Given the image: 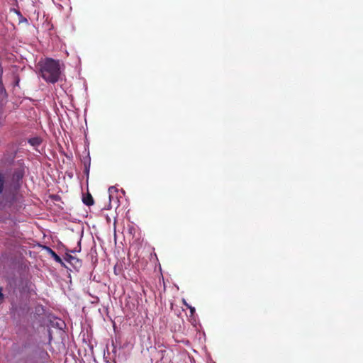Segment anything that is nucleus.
Wrapping results in <instances>:
<instances>
[{"instance_id": "obj_4", "label": "nucleus", "mask_w": 363, "mask_h": 363, "mask_svg": "<svg viewBox=\"0 0 363 363\" xmlns=\"http://www.w3.org/2000/svg\"><path fill=\"white\" fill-rule=\"evenodd\" d=\"M29 143L33 146L38 145L40 143V140L38 138H34L29 140Z\"/></svg>"}, {"instance_id": "obj_1", "label": "nucleus", "mask_w": 363, "mask_h": 363, "mask_svg": "<svg viewBox=\"0 0 363 363\" xmlns=\"http://www.w3.org/2000/svg\"><path fill=\"white\" fill-rule=\"evenodd\" d=\"M42 77L47 82L55 83L60 76V66L59 61L48 58L40 65Z\"/></svg>"}, {"instance_id": "obj_5", "label": "nucleus", "mask_w": 363, "mask_h": 363, "mask_svg": "<svg viewBox=\"0 0 363 363\" xmlns=\"http://www.w3.org/2000/svg\"><path fill=\"white\" fill-rule=\"evenodd\" d=\"M183 303L188 308H189L190 310V312H191V314L193 315L195 312V308L194 307H192L191 306H189L186 301L185 300H183Z\"/></svg>"}, {"instance_id": "obj_7", "label": "nucleus", "mask_w": 363, "mask_h": 363, "mask_svg": "<svg viewBox=\"0 0 363 363\" xmlns=\"http://www.w3.org/2000/svg\"><path fill=\"white\" fill-rule=\"evenodd\" d=\"M160 352L162 354V357H161L160 359L162 360L164 359V353L165 352V351L164 350H160Z\"/></svg>"}, {"instance_id": "obj_8", "label": "nucleus", "mask_w": 363, "mask_h": 363, "mask_svg": "<svg viewBox=\"0 0 363 363\" xmlns=\"http://www.w3.org/2000/svg\"><path fill=\"white\" fill-rule=\"evenodd\" d=\"M2 296H3V294L1 293V289H0V298H2Z\"/></svg>"}, {"instance_id": "obj_2", "label": "nucleus", "mask_w": 363, "mask_h": 363, "mask_svg": "<svg viewBox=\"0 0 363 363\" xmlns=\"http://www.w3.org/2000/svg\"><path fill=\"white\" fill-rule=\"evenodd\" d=\"M82 201L86 206H91L94 204V199L89 193H87L86 195L83 196Z\"/></svg>"}, {"instance_id": "obj_3", "label": "nucleus", "mask_w": 363, "mask_h": 363, "mask_svg": "<svg viewBox=\"0 0 363 363\" xmlns=\"http://www.w3.org/2000/svg\"><path fill=\"white\" fill-rule=\"evenodd\" d=\"M46 250L49 252V253L51 255V256L54 258V259L59 262V263H61L62 262V259L61 258L53 251L52 250L50 247H45Z\"/></svg>"}, {"instance_id": "obj_6", "label": "nucleus", "mask_w": 363, "mask_h": 363, "mask_svg": "<svg viewBox=\"0 0 363 363\" xmlns=\"http://www.w3.org/2000/svg\"><path fill=\"white\" fill-rule=\"evenodd\" d=\"M2 187H3V179H2V177L0 175V192L2 190Z\"/></svg>"}]
</instances>
